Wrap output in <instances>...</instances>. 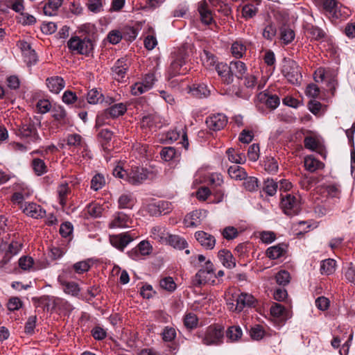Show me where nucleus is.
<instances>
[{"label":"nucleus","instance_id":"nucleus-1","mask_svg":"<svg viewBox=\"0 0 355 355\" xmlns=\"http://www.w3.org/2000/svg\"><path fill=\"white\" fill-rule=\"evenodd\" d=\"M40 124L41 120L38 116L24 118L19 124H16V128L14 130L16 135L25 143L37 144L42 140L37 131Z\"/></svg>","mask_w":355,"mask_h":355},{"label":"nucleus","instance_id":"nucleus-2","mask_svg":"<svg viewBox=\"0 0 355 355\" xmlns=\"http://www.w3.org/2000/svg\"><path fill=\"white\" fill-rule=\"evenodd\" d=\"M67 47L72 53L88 56L93 52L94 42L89 37L72 36L67 42Z\"/></svg>","mask_w":355,"mask_h":355},{"label":"nucleus","instance_id":"nucleus-3","mask_svg":"<svg viewBox=\"0 0 355 355\" xmlns=\"http://www.w3.org/2000/svg\"><path fill=\"white\" fill-rule=\"evenodd\" d=\"M187 65V58L184 53L179 52L171 57V62L168 68L166 78L170 80L175 76L186 74L189 69Z\"/></svg>","mask_w":355,"mask_h":355},{"label":"nucleus","instance_id":"nucleus-4","mask_svg":"<svg viewBox=\"0 0 355 355\" xmlns=\"http://www.w3.org/2000/svg\"><path fill=\"white\" fill-rule=\"evenodd\" d=\"M214 266L210 260L205 261V264L195 275L193 279V284L196 287H200L206 284L214 285L216 280L213 279L214 275Z\"/></svg>","mask_w":355,"mask_h":355},{"label":"nucleus","instance_id":"nucleus-5","mask_svg":"<svg viewBox=\"0 0 355 355\" xmlns=\"http://www.w3.org/2000/svg\"><path fill=\"white\" fill-rule=\"evenodd\" d=\"M205 345H220L223 343L224 329L219 325H210L205 334H198Z\"/></svg>","mask_w":355,"mask_h":355},{"label":"nucleus","instance_id":"nucleus-6","mask_svg":"<svg viewBox=\"0 0 355 355\" xmlns=\"http://www.w3.org/2000/svg\"><path fill=\"white\" fill-rule=\"evenodd\" d=\"M282 73L291 84L300 85L302 80L301 68L295 60H284Z\"/></svg>","mask_w":355,"mask_h":355},{"label":"nucleus","instance_id":"nucleus-7","mask_svg":"<svg viewBox=\"0 0 355 355\" xmlns=\"http://www.w3.org/2000/svg\"><path fill=\"white\" fill-rule=\"evenodd\" d=\"M154 176L152 171L142 166H132L128 171V182L134 185L143 183L147 179H152Z\"/></svg>","mask_w":355,"mask_h":355},{"label":"nucleus","instance_id":"nucleus-8","mask_svg":"<svg viewBox=\"0 0 355 355\" xmlns=\"http://www.w3.org/2000/svg\"><path fill=\"white\" fill-rule=\"evenodd\" d=\"M22 248V245L18 241H12L9 244L3 243L1 239V251H3V255L1 259V267L3 265L8 263L12 258L19 253Z\"/></svg>","mask_w":355,"mask_h":355},{"label":"nucleus","instance_id":"nucleus-9","mask_svg":"<svg viewBox=\"0 0 355 355\" xmlns=\"http://www.w3.org/2000/svg\"><path fill=\"white\" fill-rule=\"evenodd\" d=\"M280 205L284 213L288 216L297 215L299 212L297 200L291 194L282 195Z\"/></svg>","mask_w":355,"mask_h":355},{"label":"nucleus","instance_id":"nucleus-10","mask_svg":"<svg viewBox=\"0 0 355 355\" xmlns=\"http://www.w3.org/2000/svg\"><path fill=\"white\" fill-rule=\"evenodd\" d=\"M130 65L128 59L125 58L118 59L111 68L113 78L119 82H123Z\"/></svg>","mask_w":355,"mask_h":355},{"label":"nucleus","instance_id":"nucleus-11","mask_svg":"<svg viewBox=\"0 0 355 355\" xmlns=\"http://www.w3.org/2000/svg\"><path fill=\"white\" fill-rule=\"evenodd\" d=\"M205 123L210 130L219 131L227 125V117L223 113L212 114L206 118Z\"/></svg>","mask_w":355,"mask_h":355},{"label":"nucleus","instance_id":"nucleus-12","mask_svg":"<svg viewBox=\"0 0 355 355\" xmlns=\"http://www.w3.org/2000/svg\"><path fill=\"white\" fill-rule=\"evenodd\" d=\"M135 236L130 232L121 233L110 236V243L115 248L123 251L126 246L134 240Z\"/></svg>","mask_w":355,"mask_h":355},{"label":"nucleus","instance_id":"nucleus-13","mask_svg":"<svg viewBox=\"0 0 355 355\" xmlns=\"http://www.w3.org/2000/svg\"><path fill=\"white\" fill-rule=\"evenodd\" d=\"M113 132L108 129H102L98 134V137L101 145L102 150L105 153L104 157L109 161L110 157H108L110 153L112 150L110 141L112 139Z\"/></svg>","mask_w":355,"mask_h":355},{"label":"nucleus","instance_id":"nucleus-14","mask_svg":"<svg viewBox=\"0 0 355 355\" xmlns=\"http://www.w3.org/2000/svg\"><path fill=\"white\" fill-rule=\"evenodd\" d=\"M235 310L237 312H241L245 307H256L257 300L251 294L246 293H241L236 298Z\"/></svg>","mask_w":355,"mask_h":355},{"label":"nucleus","instance_id":"nucleus-15","mask_svg":"<svg viewBox=\"0 0 355 355\" xmlns=\"http://www.w3.org/2000/svg\"><path fill=\"white\" fill-rule=\"evenodd\" d=\"M194 236L204 249L210 250L214 248L216 240L213 235L205 231H197Z\"/></svg>","mask_w":355,"mask_h":355},{"label":"nucleus","instance_id":"nucleus-16","mask_svg":"<svg viewBox=\"0 0 355 355\" xmlns=\"http://www.w3.org/2000/svg\"><path fill=\"white\" fill-rule=\"evenodd\" d=\"M21 207L24 209V213L34 218H42L46 214V211L40 205L35 202H26L21 205Z\"/></svg>","mask_w":355,"mask_h":355},{"label":"nucleus","instance_id":"nucleus-17","mask_svg":"<svg viewBox=\"0 0 355 355\" xmlns=\"http://www.w3.org/2000/svg\"><path fill=\"white\" fill-rule=\"evenodd\" d=\"M132 223L130 217L124 212H116L113 215V218L109 224L110 228H124L129 227Z\"/></svg>","mask_w":355,"mask_h":355},{"label":"nucleus","instance_id":"nucleus-18","mask_svg":"<svg viewBox=\"0 0 355 355\" xmlns=\"http://www.w3.org/2000/svg\"><path fill=\"white\" fill-rule=\"evenodd\" d=\"M230 69L233 79L234 77H236L239 80H243L245 75L248 73V67L245 63L239 60L230 62Z\"/></svg>","mask_w":355,"mask_h":355},{"label":"nucleus","instance_id":"nucleus-19","mask_svg":"<svg viewBox=\"0 0 355 355\" xmlns=\"http://www.w3.org/2000/svg\"><path fill=\"white\" fill-rule=\"evenodd\" d=\"M215 69L225 84L230 85L233 83V78L231 75L230 63L227 64L225 62H218L215 67Z\"/></svg>","mask_w":355,"mask_h":355},{"label":"nucleus","instance_id":"nucleus-20","mask_svg":"<svg viewBox=\"0 0 355 355\" xmlns=\"http://www.w3.org/2000/svg\"><path fill=\"white\" fill-rule=\"evenodd\" d=\"M350 10L348 8L343 6L340 3L336 6L332 15H330L329 19L332 23H338V21L346 19L349 16Z\"/></svg>","mask_w":355,"mask_h":355},{"label":"nucleus","instance_id":"nucleus-21","mask_svg":"<svg viewBox=\"0 0 355 355\" xmlns=\"http://www.w3.org/2000/svg\"><path fill=\"white\" fill-rule=\"evenodd\" d=\"M305 32L311 40L315 41L321 42L324 40L327 36V34L323 29L311 24H308L306 25Z\"/></svg>","mask_w":355,"mask_h":355},{"label":"nucleus","instance_id":"nucleus-22","mask_svg":"<svg viewBox=\"0 0 355 355\" xmlns=\"http://www.w3.org/2000/svg\"><path fill=\"white\" fill-rule=\"evenodd\" d=\"M338 3L337 0H321L315 6L321 13L329 18Z\"/></svg>","mask_w":355,"mask_h":355},{"label":"nucleus","instance_id":"nucleus-23","mask_svg":"<svg viewBox=\"0 0 355 355\" xmlns=\"http://www.w3.org/2000/svg\"><path fill=\"white\" fill-rule=\"evenodd\" d=\"M218 258L223 266L227 268L231 269L236 266V259L228 250L223 249L219 250Z\"/></svg>","mask_w":355,"mask_h":355},{"label":"nucleus","instance_id":"nucleus-24","mask_svg":"<svg viewBox=\"0 0 355 355\" xmlns=\"http://www.w3.org/2000/svg\"><path fill=\"white\" fill-rule=\"evenodd\" d=\"M198 11L202 23L206 25L211 24L213 21L212 12L208 8V5L205 0L198 3Z\"/></svg>","mask_w":355,"mask_h":355},{"label":"nucleus","instance_id":"nucleus-25","mask_svg":"<svg viewBox=\"0 0 355 355\" xmlns=\"http://www.w3.org/2000/svg\"><path fill=\"white\" fill-rule=\"evenodd\" d=\"M46 86L50 92L58 94L64 87L65 82L60 76L48 78L46 80Z\"/></svg>","mask_w":355,"mask_h":355},{"label":"nucleus","instance_id":"nucleus-26","mask_svg":"<svg viewBox=\"0 0 355 355\" xmlns=\"http://www.w3.org/2000/svg\"><path fill=\"white\" fill-rule=\"evenodd\" d=\"M51 111L52 117L60 124L64 125L69 123L67 113L64 107L61 105H54Z\"/></svg>","mask_w":355,"mask_h":355},{"label":"nucleus","instance_id":"nucleus-27","mask_svg":"<svg viewBox=\"0 0 355 355\" xmlns=\"http://www.w3.org/2000/svg\"><path fill=\"white\" fill-rule=\"evenodd\" d=\"M58 282L62 286L63 291L65 293L76 296L79 294L80 288L77 283L74 282H67L63 279V277L61 275L58 276Z\"/></svg>","mask_w":355,"mask_h":355},{"label":"nucleus","instance_id":"nucleus-28","mask_svg":"<svg viewBox=\"0 0 355 355\" xmlns=\"http://www.w3.org/2000/svg\"><path fill=\"white\" fill-rule=\"evenodd\" d=\"M286 245L284 243H279L277 245L271 246L266 250V256L270 259H277L286 252Z\"/></svg>","mask_w":355,"mask_h":355},{"label":"nucleus","instance_id":"nucleus-29","mask_svg":"<svg viewBox=\"0 0 355 355\" xmlns=\"http://www.w3.org/2000/svg\"><path fill=\"white\" fill-rule=\"evenodd\" d=\"M189 92L192 96L201 98L207 97L210 94V90L206 84L196 83L190 87Z\"/></svg>","mask_w":355,"mask_h":355},{"label":"nucleus","instance_id":"nucleus-30","mask_svg":"<svg viewBox=\"0 0 355 355\" xmlns=\"http://www.w3.org/2000/svg\"><path fill=\"white\" fill-rule=\"evenodd\" d=\"M166 244L178 250H183L188 246V243L184 238L178 235L170 234L167 236Z\"/></svg>","mask_w":355,"mask_h":355},{"label":"nucleus","instance_id":"nucleus-31","mask_svg":"<svg viewBox=\"0 0 355 355\" xmlns=\"http://www.w3.org/2000/svg\"><path fill=\"white\" fill-rule=\"evenodd\" d=\"M106 113L109 114L111 119H116L123 115L127 111V106L123 103L114 104L105 109Z\"/></svg>","mask_w":355,"mask_h":355},{"label":"nucleus","instance_id":"nucleus-32","mask_svg":"<svg viewBox=\"0 0 355 355\" xmlns=\"http://www.w3.org/2000/svg\"><path fill=\"white\" fill-rule=\"evenodd\" d=\"M245 42L238 40L234 42L231 46V53L237 60L241 58L246 52Z\"/></svg>","mask_w":355,"mask_h":355},{"label":"nucleus","instance_id":"nucleus-33","mask_svg":"<svg viewBox=\"0 0 355 355\" xmlns=\"http://www.w3.org/2000/svg\"><path fill=\"white\" fill-rule=\"evenodd\" d=\"M304 162L306 170L311 173H313L318 169L322 168L324 166V164L313 155L306 156L304 158Z\"/></svg>","mask_w":355,"mask_h":355},{"label":"nucleus","instance_id":"nucleus-34","mask_svg":"<svg viewBox=\"0 0 355 355\" xmlns=\"http://www.w3.org/2000/svg\"><path fill=\"white\" fill-rule=\"evenodd\" d=\"M57 191L59 202L62 207H64L67 202L68 196L71 192V190L69 187V184L66 182L61 183L58 186Z\"/></svg>","mask_w":355,"mask_h":355},{"label":"nucleus","instance_id":"nucleus-35","mask_svg":"<svg viewBox=\"0 0 355 355\" xmlns=\"http://www.w3.org/2000/svg\"><path fill=\"white\" fill-rule=\"evenodd\" d=\"M103 210V206L96 202L89 203L85 209L89 216L93 218L101 217Z\"/></svg>","mask_w":355,"mask_h":355},{"label":"nucleus","instance_id":"nucleus-36","mask_svg":"<svg viewBox=\"0 0 355 355\" xmlns=\"http://www.w3.org/2000/svg\"><path fill=\"white\" fill-rule=\"evenodd\" d=\"M201 60L202 62L203 65L207 69H211L214 67H216L218 62V58L207 50H203L202 53L200 55Z\"/></svg>","mask_w":355,"mask_h":355},{"label":"nucleus","instance_id":"nucleus-37","mask_svg":"<svg viewBox=\"0 0 355 355\" xmlns=\"http://www.w3.org/2000/svg\"><path fill=\"white\" fill-rule=\"evenodd\" d=\"M227 172L230 178L236 180H243L246 179L248 175L245 170L238 165L230 166Z\"/></svg>","mask_w":355,"mask_h":355},{"label":"nucleus","instance_id":"nucleus-38","mask_svg":"<svg viewBox=\"0 0 355 355\" xmlns=\"http://www.w3.org/2000/svg\"><path fill=\"white\" fill-rule=\"evenodd\" d=\"M272 316L279 318L280 320H286L288 315V311L286 308L280 304L274 303L270 309Z\"/></svg>","mask_w":355,"mask_h":355},{"label":"nucleus","instance_id":"nucleus-39","mask_svg":"<svg viewBox=\"0 0 355 355\" xmlns=\"http://www.w3.org/2000/svg\"><path fill=\"white\" fill-rule=\"evenodd\" d=\"M151 237L162 243H166L169 233L163 227L156 226L151 230Z\"/></svg>","mask_w":355,"mask_h":355},{"label":"nucleus","instance_id":"nucleus-40","mask_svg":"<svg viewBox=\"0 0 355 355\" xmlns=\"http://www.w3.org/2000/svg\"><path fill=\"white\" fill-rule=\"evenodd\" d=\"M87 100L88 103L96 105L104 102L105 97L103 94L96 88L90 89L87 94Z\"/></svg>","mask_w":355,"mask_h":355},{"label":"nucleus","instance_id":"nucleus-41","mask_svg":"<svg viewBox=\"0 0 355 355\" xmlns=\"http://www.w3.org/2000/svg\"><path fill=\"white\" fill-rule=\"evenodd\" d=\"M212 6L218 8L217 10L224 16L228 17L232 14V8L228 3L223 0H209Z\"/></svg>","mask_w":355,"mask_h":355},{"label":"nucleus","instance_id":"nucleus-42","mask_svg":"<svg viewBox=\"0 0 355 355\" xmlns=\"http://www.w3.org/2000/svg\"><path fill=\"white\" fill-rule=\"evenodd\" d=\"M118 204L120 209H132L135 204V199L132 194L123 193L119 198Z\"/></svg>","mask_w":355,"mask_h":355},{"label":"nucleus","instance_id":"nucleus-43","mask_svg":"<svg viewBox=\"0 0 355 355\" xmlns=\"http://www.w3.org/2000/svg\"><path fill=\"white\" fill-rule=\"evenodd\" d=\"M256 2V5L253 3H248L243 6L242 9V15L245 18H252L257 14L258 10L257 6L260 3V0H253Z\"/></svg>","mask_w":355,"mask_h":355},{"label":"nucleus","instance_id":"nucleus-44","mask_svg":"<svg viewBox=\"0 0 355 355\" xmlns=\"http://www.w3.org/2000/svg\"><path fill=\"white\" fill-rule=\"evenodd\" d=\"M228 159L235 164H243L246 161L245 155L241 153H236L235 150L232 148H228L226 152Z\"/></svg>","mask_w":355,"mask_h":355},{"label":"nucleus","instance_id":"nucleus-45","mask_svg":"<svg viewBox=\"0 0 355 355\" xmlns=\"http://www.w3.org/2000/svg\"><path fill=\"white\" fill-rule=\"evenodd\" d=\"M278 182L273 179L267 178L263 182V191L269 196H273L277 190Z\"/></svg>","mask_w":355,"mask_h":355},{"label":"nucleus","instance_id":"nucleus-46","mask_svg":"<svg viewBox=\"0 0 355 355\" xmlns=\"http://www.w3.org/2000/svg\"><path fill=\"white\" fill-rule=\"evenodd\" d=\"M63 0H49L48 3L44 6V13L52 16L62 4Z\"/></svg>","mask_w":355,"mask_h":355},{"label":"nucleus","instance_id":"nucleus-47","mask_svg":"<svg viewBox=\"0 0 355 355\" xmlns=\"http://www.w3.org/2000/svg\"><path fill=\"white\" fill-rule=\"evenodd\" d=\"M261 100L265 102L267 107L272 110L276 109L280 103V98L276 94H264Z\"/></svg>","mask_w":355,"mask_h":355},{"label":"nucleus","instance_id":"nucleus-48","mask_svg":"<svg viewBox=\"0 0 355 355\" xmlns=\"http://www.w3.org/2000/svg\"><path fill=\"white\" fill-rule=\"evenodd\" d=\"M32 167L37 175H42L47 172V166L44 160L35 158L32 161Z\"/></svg>","mask_w":355,"mask_h":355},{"label":"nucleus","instance_id":"nucleus-49","mask_svg":"<svg viewBox=\"0 0 355 355\" xmlns=\"http://www.w3.org/2000/svg\"><path fill=\"white\" fill-rule=\"evenodd\" d=\"M178 155V152L173 147H164L160 151L161 158L165 162H169L175 158Z\"/></svg>","mask_w":355,"mask_h":355},{"label":"nucleus","instance_id":"nucleus-50","mask_svg":"<svg viewBox=\"0 0 355 355\" xmlns=\"http://www.w3.org/2000/svg\"><path fill=\"white\" fill-rule=\"evenodd\" d=\"M281 39L285 44H288L295 38V32L289 27L284 26L280 29Z\"/></svg>","mask_w":355,"mask_h":355},{"label":"nucleus","instance_id":"nucleus-51","mask_svg":"<svg viewBox=\"0 0 355 355\" xmlns=\"http://www.w3.org/2000/svg\"><path fill=\"white\" fill-rule=\"evenodd\" d=\"M105 185V179L101 173L96 174L91 180V189L98 191Z\"/></svg>","mask_w":355,"mask_h":355},{"label":"nucleus","instance_id":"nucleus-52","mask_svg":"<svg viewBox=\"0 0 355 355\" xmlns=\"http://www.w3.org/2000/svg\"><path fill=\"white\" fill-rule=\"evenodd\" d=\"M336 261L332 259H327L322 261L320 271L322 274L330 275L334 271Z\"/></svg>","mask_w":355,"mask_h":355},{"label":"nucleus","instance_id":"nucleus-53","mask_svg":"<svg viewBox=\"0 0 355 355\" xmlns=\"http://www.w3.org/2000/svg\"><path fill=\"white\" fill-rule=\"evenodd\" d=\"M198 319L193 313H188L184 317V324L187 329H194L198 326Z\"/></svg>","mask_w":355,"mask_h":355},{"label":"nucleus","instance_id":"nucleus-54","mask_svg":"<svg viewBox=\"0 0 355 355\" xmlns=\"http://www.w3.org/2000/svg\"><path fill=\"white\" fill-rule=\"evenodd\" d=\"M159 286L162 288L173 292L176 289V284L171 277H165L160 279Z\"/></svg>","mask_w":355,"mask_h":355},{"label":"nucleus","instance_id":"nucleus-55","mask_svg":"<svg viewBox=\"0 0 355 355\" xmlns=\"http://www.w3.org/2000/svg\"><path fill=\"white\" fill-rule=\"evenodd\" d=\"M275 279L277 284L284 286L290 282V273L285 270H282L276 274Z\"/></svg>","mask_w":355,"mask_h":355},{"label":"nucleus","instance_id":"nucleus-56","mask_svg":"<svg viewBox=\"0 0 355 355\" xmlns=\"http://www.w3.org/2000/svg\"><path fill=\"white\" fill-rule=\"evenodd\" d=\"M83 142V137L79 134H69L67 137V144L69 146L81 147Z\"/></svg>","mask_w":355,"mask_h":355},{"label":"nucleus","instance_id":"nucleus-57","mask_svg":"<svg viewBox=\"0 0 355 355\" xmlns=\"http://www.w3.org/2000/svg\"><path fill=\"white\" fill-rule=\"evenodd\" d=\"M103 0H87V6L88 10L94 13H98L103 11Z\"/></svg>","mask_w":355,"mask_h":355},{"label":"nucleus","instance_id":"nucleus-58","mask_svg":"<svg viewBox=\"0 0 355 355\" xmlns=\"http://www.w3.org/2000/svg\"><path fill=\"white\" fill-rule=\"evenodd\" d=\"M243 180V186L245 189L250 192H253L257 190L259 187V180L255 177H248Z\"/></svg>","mask_w":355,"mask_h":355},{"label":"nucleus","instance_id":"nucleus-59","mask_svg":"<svg viewBox=\"0 0 355 355\" xmlns=\"http://www.w3.org/2000/svg\"><path fill=\"white\" fill-rule=\"evenodd\" d=\"M121 34L123 40L128 42H132L136 39L138 35V31L134 27L128 26L123 30Z\"/></svg>","mask_w":355,"mask_h":355},{"label":"nucleus","instance_id":"nucleus-60","mask_svg":"<svg viewBox=\"0 0 355 355\" xmlns=\"http://www.w3.org/2000/svg\"><path fill=\"white\" fill-rule=\"evenodd\" d=\"M221 234L225 239L230 241L236 238L239 235V232L236 227L227 226L221 231Z\"/></svg>","mask_w":355,"mask_h":355},{"label":"nucleus","instance_id":"nucleus-61","mask_svg":"<svg viewBox=\"0 0 355 355\" xmlns=\"http://www.w3.org/2000/svg\"><path fill=\"white\" fill-rule=\"evenodd\" d=\"M22 55L24 57V60L28 67L35 65L38 61L37 53L33 49Z\"/></svg>","mask_w":355,"mask_h":355},{"label":"nucleus","instance_id":"nucleus-62","mask_svg":"<svg viewBox=\"0 0 355 355\" xmlns=\"http://www.w3.org/2000/svg\"><path fill=\"white\" fill-rule=\"evenodd\" d=\"M250 335L253 340H259L263 338L265 331L261 325L256 324L251 327Z\"/></svg>","mask_w":355,"mask_h":355},{"label":"nucleus","instance_id":"nucleus-63","mask_svg":"<svg viewBox=\"0 0 355 355\" xmlns=\"http://www.w3.org/2000/svg\"><path fill=\"white\" fill-rule=\"evenodd\" d=\"M226 334L231 340L235 341L241 337L242 330L239 326H232L228 328Z\"/></svg>","mask_w":355,"mask_h":355},{"label":"nucleus","instance_id":"nucleus-64","mask_svg":"<svg viewBox=\"0 0 355 355\" xmlns=\"http://www.w3.org/2000/svg\"><path fill=\"white\" fill-rule=\"evenodd\" d=\"M162 336L164 342H171L176 337V331L173 327H165L162 332Z\"/></svg>","mask_w":355,"mask_h":355}]
</instances>
